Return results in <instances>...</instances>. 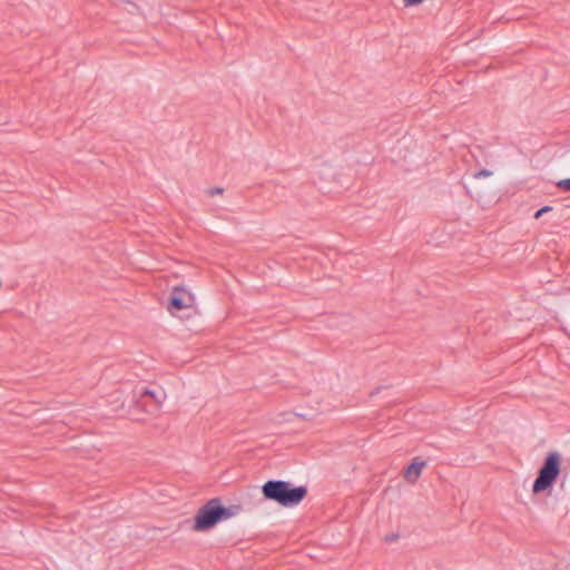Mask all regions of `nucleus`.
Returning a JSON list of instances; mask_svg holds the SVG:
<instances>
[{"label": "nucleus", "mask_w": 570, "mask_h": 570, "mask_svg": "<svg viewBox=\"0 0 570 570\" xmlns=\"http://www.w3.org/2000/svg\"><path fill=\"white\" fill-rule=\"evenodd\" d=\"M426 465L425 461H413L404 471V478L414 483L420 478L422 469Z\"/></svg>", "instance_id": "obj_6"}, {"label": "nucleus", "mask_w": 570, "mask_h": 570, "mask_svg": "<svg viewBox=\"0 0 570 570\" xmlns=\"http://www.w3.org/2000/svg\"><path fill=\"white\" fill-rule=\"evenodd\" d=\"M195 304L194 294L183 287H175L169 297L168 309L170 312L181 311Z\"/></svg>", "instance_id": "obj_4"}, {"label": "nucleus", "mask_w": 570, "mask_h": 570, "mask_svg": "<svg viewBox=\"0 0 570 570\" xmlns=\"http://www.w3.org/2000/svg\"><path fill=\"white\" fill-rule=\"evenodd\" d=\"M262 493L266 500L274 501L285 508H292L298 505L306 498L307 487H295L283 480H268L262 485Z\"/></svg>", "instance_id": "obj_2"}, {"label": "nucleus", "mask_w": 570, "mask_h": 570, "mask_svg": "<svg viewBox=\"0 0 570 570\" xmlns=\"http://www.w3.org/2000/svg\"><path fill=\"white\" fill-rule=\"evenodd\" d=\"M561 472V455L557 451H551L544 458L543 464L538 471V475L532 485V492L539 494L551 489Z\"/></svg>", "instance_id": "obj_3"}, {"label": "nucleus", "mask_w": 570, "mask_h": 570, "mask_svg": "<svg viewBox=\"0 0 570 570\" xmlns=\"http://www.w3.org/2000/svg\"><path fill=\"white\" fill-rule=\"evenodd\" d=\"M224 193L223 187H212L206 190L208 196L222 195Z\"/></svg>", "instance_id": "obj_9"}, {"label": "nucleus", "mask_w": 570, "mask_h": 570, "mask_svg": "<svg viewBox=\"0 0 570 570\" xmlns=\"http://www.w3.org/2000/svg\"><path fill=\"white\" fill-rule=\"evenodd\" d=\"M137 395L140 399L148 397L151 401V411H157L166 399V393L163 389H150L141 386L136 390Z\"/></svg>", "instance_id": "obj_5"}, {"label": "nucleus", "mask_w": 570, "mask_h": 570, "mask_svg": "<svg viewBox=\"0 0 570 570\" xmlns=\"http://www.w3.org/2000/svg\"><path fill=\"white\" fill-rule=\"evenodd\" d=\"M490 176H492V171L489 169H481L473 175V177L476 179L485 178V177H490Z\"/></svg>", "instance_id": "obj_8"}, {"label": "nucleus", "mask_w": 570, "mask_h": 570, "mask_svg": "<svg viewBox=\"0 0 570 570\" xmlns=\"http://www.w3.org/2000/svg\"><path fill=\"white\" fill-rule=\"evenodd\" d=\"M399 537L400 535L397 533H389V534L385 535L384 540L386 542H394V541H396L399 539Z\"/></svg>", "instance_id": "obj_12"}, {"label": "nucleus", "mask_w": 570, "mask_h": 570, "mask_svg": "<svg viewBox=\"0 0 570 570\" xmlns=\"http://www.w3.org/2000/svg\"><path fill=\"white\" fill-rule=\"evenodd\" d=\"M242 510L240 504L224 507L219 498H213L196 513L193 529L195 531H207L217 523L239 514Z\"/></svg>", "instance_id": "obj_1"}, {"label": "nucleus", "mask_w": 570, "mask_h": 570, "mask_svg": "<svg viewBox=\"0 0 570 570\" xmlns=\"http://www.w3.org/2000/svg\"><path fill=\"white\" fill-rule=\"evenodd\" d=\"M556 186L562 191H570V178L560 179Z\"/></svg>", "instance_id": "obj_7"}, {"label": "nucleus", "mask_w": 570, "mask_h": 570, "mask_svg": "<svg viewBox=\"0 0 570 570\" xmlns=\"http://www.w3.org/2000/svg\"><path fill=\"white\" fill-rule=\"evenodd\" d=\"M405 8L419 6L425 0H402Z\"/></svg>", "instance_id": "obj_11"}, {"label": "nucleus", "mask_w": 570, "mask_h": 570, "mask_svg": "<svg viewBox=\"0 0 570 570\" xmlns=\"http://www.w3.org/2000/svg\"><path fill=\"white\" fill-rule=\"evenodd\" d=\"M552 210L551 206H543L534 213V218L539 219L543 214Z\"/></svg>", "instance_id": "obj_10"}]
</instances>
